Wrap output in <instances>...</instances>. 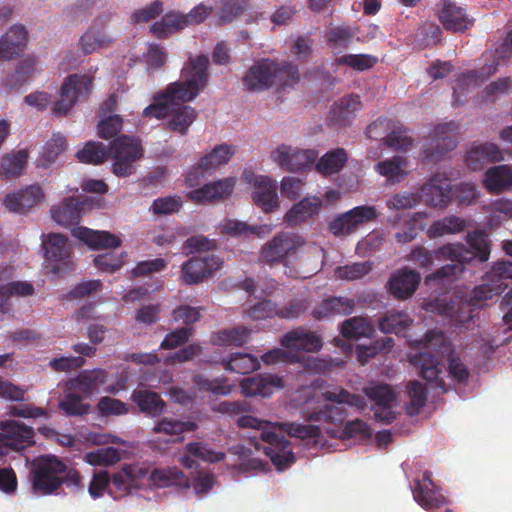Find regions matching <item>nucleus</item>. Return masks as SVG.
<instances>
[{
  "label": "nucleus",
  "mask_w": 512,
  "mask_h": 512,
  "mask_svg": "<svg viewBox=\"0 0 512 512\" xmlns=\"http://www.w3.org/2000/svg\"><path fill=\"white\" fill-rule=\"evenodd\" d=\"M221 364L226 371L238 374H249L259 367L257 358L248 353H231L227 359H223Z\"/></svg>",
  "instance_id": "37998d69"
},
{
  "label": "nucleus",
  "mask_w": 512,
  "mask_h": 512,
  "mask_svg": "<svg viewBox=\"0 0 512 512\" xmlns=\"http://www.w3.org/2000/svg\"><path fill=\"white\" fill-rule=\"evenodd\" d=\"M92 84L93 78L88 74L67 76L59 90L60 99L53 105V114L66 116L79 99L88 97Z\"/></svg>",
  "instance_id": "0eeeda50"
},
{
  "label": "nucleus",
  "mask_w": 512,
  "mask_h": 512,
  "mask_svg": "<svg viewBox=\"0 0 512 512\" xmlns=\"http://www.w3.org/2000/svg\"><path fill=\"white\" fill-rule=\"evenodd\" d=\"M411 346L423 348L424 351L413 355L410 363L420 368L421 376L428 382H436V386L444 388V381L439 379L441 369L439 357L452 352L451 345L442 331L429 330L419 340H413Z\"/></svg>",
  "instance_id": "7ed1b4c3"
},
{
  "label": "nucleus",
  "mask_w": 512,
  "mask_h": 512,
  "mask_svg": "<svg viewBox=\"0 0 512 512\" xmlns=\"http://www.w3.org/2000/svg\"><path fill=\"white\" fill-rule=\"evenodd\" d=\"M379 216L375 206H356L340 214L332 224H365L374 222Z\"/></svg>",
  "instance_id": "79ce46f5"
},
{
  "label": "nucleus",
  "mask_w": 512,
  "mask_h": 512,
  "mask_svg": "<svg viewBox=\"0 0 512 512\" xmlns=\"http://www.w3.org/2000/svg\"><path fill=\"white\" fill-rule=\"evenodd\" d=\"M273 60L261 59L249 67L242 81L249 91H264L273 86Z\"/></svg>",
  "instance_id": "4be33fe9"
},
{
  "label": "nucleus",
  "mask_w": 512,
  "mask_h": 512,
  "mask_svg": "<svg viewBox=\"0 0 512 512\" xmlns=\"http://www.w3.org/2000/svg\"><path fill=\"white\" fill-rule=\"evenodd\" d=\"M411 323L412 320L406 313L391 312L380 319L379 329L385 334H399L409 327Z\"/></svg>",
  "instance_id": "6e6d98bb"
},
{
  "label": "nucleus",
  "mask_w": 512,
  "mask_h": 512,
  "mask_svg": "<svg viewBox=\"0 0 512 512\" xmlns=\"http://www.w3.org/2000/svg\"><path fill=\"white\" fill-rule=\"evenodd\" d=\"M495 280L490 272L485 276L484 283L476 286L470 295V300L474 305H480L481 302L491 299L495 295L502 294L508 287V283H501Z\"/></svg>",
  "instance_id": "a19ab883"
},
{
  "label": "nucleus",
  "mask_w": 512,
  "mask_h": 512,
  "mask_svg": "<svg viewBox=\"0 0 512 512\" xmlns=\"http://www.w3.org/2000/svg\"><path fill=\"white\" fill-rule=\"evenodd\" d=\"M485 188L495 194H499L512 187V167L498 165L489 168L483 179Z\"/></svg>",
  "instance_id": "72a5a7b5"
},
{
  "label": "nucleus",
  "mask_w": 512,
  "mask_h": 512,
  "mask_svg": "<svg viewBox=\"0 0 512 512\" xmlns=\"http://www.w3.org/2000/svg\"><path fill=\"white\" fill-rule=\"evenodd\" d=\"M304 239L295 233L281 232L269 240L261 249L260 262L273 266L281 263L288 266L304 246Z\"/></svg>",
  "instance_id": "423d86ee"
},
{
  "label": "nucleus",
  "mask_w": 512,
  "mask_h": 512,
  "mask_svg": "<svg viewBox=\"0 0 512 512\" xmlns=\"http://www.w3.org/2000/svg\"><path fill=\"white\" fill-rule=\"evenodd\" d=\"M451 180L442 174H435L420 188L421 197L433 207H445L452 199Z\"/></svg>",
  "instance_id": "2eb2a0df"
},
{
  "label": "nucleus",
  "mask_w": 512,
  "mask_h": 512,
  "mask_svg": "<svg viewBox=\"0 0 512 512\" xmlns=\"http://www.w3.org/2000/svg\"><path fill=\"white\" fill-rule=\"evenodd\" d=\"M252 200L263 212L274 211L279 207L277 182L268 176H256L253 181Z\"/></svg>",
  "instance_id": "6ab92c4d"
},
{
  "label": "nucleus",
  "mask_w": 512,
  "mask_h": 512,
  "mask_svg": "<svg viewBox=\"0 0 512 512\" xmlns=\"http://www.w3.org/2000/svg\"><path fill=\"white\" fill-rule=\"evenodd\" d=\"M250 332L244 326L220 330L213 334L212 343L220 346H242L247 342Z\"/></svg>",
  "instance_id": "3c124183"
},
{
  "label": "nucleus",
  "mask_w": 512,
  "mask_h": 512,
  "mask_svg": "<svg viewBox=\"0 0 512 512\" xmlns=\"http://www.w3.org/2000/svg\"><path fill=\"white\" fill-rule=\"evenodd\" d=\"M355 301L346 297H330L322 301L321 305L312 311V316L316 320L329 317L331 315H349L353 312Z\"/></svg>",
  "instance_id": "c9c22d12"
},
{
  "label": "nucleus",
  "mask_w": 512,
  "mask_h": 512,
  "mask_svg": "<svg viewBox=\"0 0 512 512\" xmlns=\"http://www.w3.org/2000/svg\"><path fill=\"white\" fill-rule=\"evenodd\" d=\"M72 235L93 250L117 248L121 245V239L110 232L99 231L87 226H73Z\"/></svg>",
  "instance_id": "a878e982"
},
{
  "label": "nucleus",
  "mask_w": 512,
  "mask_h": 512,
  "mask_svg": "<svg viewBox=\"0 0 512 512\" xmlns=\"http://www.w3.org/2000/svg\"><path fill=\"white\" fill-rule=\"evenodd\" d=\"M85 207L86 203L79 198L67 197L50 208V215L55 224H79Z\"/></svg>",
  "instance_id": "c85d7f7f"
},
{
  "label": "nucleus",
  "mask_w": 512,
  "mask_h": 512,
  "mask_svg": "<svg viewBox=\"0 0 512 512\" xmlns=\"http://www.w3.org/2000/svg\"><path fill=\"white\" fill-rule=\"evenodd\" d=\"M0 427L10 450L21 451L34 444L32 427L15 420L1 422Z\"/></svg>",
  "instance_id": "393cba45"
},
{
  "label": "nucleus",
  "mask_w": 512,
  "mask_h": 512,
  "mask_svg": "<svg viewBox=\"0 0 512 512\" xmlns=\"http://www.w3.org/2000/svg\"><path fill=\"white\" fill-rule=\"evenodd\" d=\"M183 14L179 12L166 13L160 21L150 26V32L159 39H165L171 34L185 28Z\"/></svg>",
  "instance_id": "58836bf2"
},
{
  "label": "nucleus",
  "mask_w": 512,
  "mask_h": 512,
  "mask_svg": "<svg viewBox=\"0 0 512 512\" xmlns=\"http://www.w3.org/2000/svg\"><path fill=\"white\" fill-rule=\"evenodd\" d=\"M249 6V0H220L217 16L223 23H230L243 14Z\"/></svg>",
  "instance_id": "4d7b16f0"
},
{
  "label": "nucleus",
  "mask_w": 512,
  "mask_h": 512,
  "mask_svg": "<svg viewBox=\"0 0 512 512\" xmlns=\"http://www.w3.org/2000/svg\"><path fill=\"white\" fill-rule=\"evenodd\" d=\"M76 158L84 164L99 165L109 158V148L102 142L89 141L76 152Z\"/></svg>",
  "instance_id": "de8ad7c7"
},
{
  "label": "nucleus",
  "mask_w": 512,
  "mask_h": 512,
  "mask_svg": "<svg viewBox=\"0 0 512 512\" xmlns=\"http://www.w3.org/2000/svg\"><path fill=\"white\" fill-rule=\"evenodd\" d=\"M275 71L272 73L273 85L280 89L293 87L300 79L298 67L288 61L277 62L273 60Z\"/></svg>",
  "instance_id": "c03bdc74"
},
{
  "label": "nucleus",
  "mask_w": 512,
  "mask_h": 512,
  "mask_svg": "<svg viewBox=\"0 0 512 512\" xmlns=\"http://www.w3.org/2000/svg\"><path fill=\"white\" fill-rule=\"evenodd\" d=\"M280 344L287 349L314 353L322 348L323 342L317 333L298 327L283 334Z\"/></svg>",
  "instance_id": "412c9836"
},
{
  "label": "nucleus",
  "mask_w": 512,
  "mask_h": 512,
  "mask_svg": "<svg viewBox=\"0 0 512 512\" xmlns=\"http://www.w3.org/2000/svg\"><path fill=\"white\" fill-rule=\"evenodd\" d=\"M420 274L408 268H403L392 275L388 282L391 294L398 299L410 297L420 282Z\"/></svg>",
  "instance_id": "c756f323"
},
{
  "label": "nucleus",
  "mask_w": 512,
  "mask_h": 512,
  "mask_svg": "<svg viewBox=\"0 0 512 512\" xmlns=\"http://www.w3.org/2000/svg\"><path fill=\"white\" fill-rule=\"evenodd\" d=\"M469 248L462 244H447L439 249L441 255L446 256L452 263L437 269L427 280H437L460 275L464 271V264L474 259L486 262L490 256L488 236L483 231H474L468 234Z\"/></svg>",
  "instance_id": "f03ea898"
},
{
  "label": "nucleus",
  "mask_w": 512,
  "mask_h": 512,
  "mask_svg": "<svg viewBox=\"0 0 512 512\" xmlns=\"http://www.w3.org/2000/svg\"><path fill=\"white\" fill-rule=\"evenodd\" d=\"M366 395L371 399L375 406L392 405L396 396L391 386L388 384H378L366 389Z\"/></svg>",
  "instance_id": "69168bd1"
},
{
  "label": "nucleus",
  "mask_w": 512,
  "mask_h": 512,
  "mask_svg": "<svg viewBox=\"0 0 512 512\" xmlns=\"http://www.w3.org/2000/svg\"><path fill=\"white\" fill-rule=\"evenodd\" d=\"M193 383L199 391L209 392L216 396H227L233 388V385L223 376L209 379L206 375L197 374L193 377Z\"/></svg>",
  "instance_id": "49530a36"
},
{
  "label": "nucleus",
  "mask_w": 512,
  "mask_h": 512,
  "mask_svg": "<svg viewBox=\"0 0 512 512\" xmlns=\"http://www.w3.org/2000/svg\"><path fill=\"white\" fill-rule=\"evenodd\" d=\"M361 108L362 103L358 95L351 94L340 98L329 111V127L338 129L349 125Z\"/></svg>",
  "instance_id": "aec40b11"
},
{
  "label": "nucleus",
  "mask_w": 512,
  "mask_h": 512,
  "mask_svg": "<svg viewBox=\"0 0 512 512\" xmlns=\"http://www.w3.org/2000/svg\"><path fill=\"white\" fill-rule=\"evenodd\" d=\"M45 199L46 193L43 187L34 183L7 193L3 199V205L9 212L28 215L40 207Z\"/></svg>",
  "instance_id": "9b49d317"
},
{
  "label": "nucleus",
  "mask_w": 512,
  "mask_h": 512,
  "mask_svg": "<svg viewBox=\"0 0 512 512\" xmlns=\"http://www.w3.org/2000/svg\"><path fill=\"white\" fill-rule=\"evenodd\" d=\"M168 117L165 128L171 132L185 136L190 126L197 118V111L191 106L173 104Z\"/></svg>",
  "instance_id": "2f4dec72"
},
{
  "label": "nucleus",
  "mask_w": 512,
  "mask_h": 512,
  "mask_svg": "<svg viewBox=\"0 0 512 512\" xmlns=\"http://www.w3.org/2000/svg\"><path fill=\"white\" fill-rule=\"evenodd\" d=\"M354 33L347 27H335L328 31L327 42L335 54L348 48Z\"/></svg>",
  "instance_id": "052dcab7"
},
{
  "label": "nucleus",
  "mask_w": 512,
  "mask_h": 512,
  "mask_svg": "<svg viewBox=\"0 0 512 512\" xmlns=\"http://www.w3.org/2000/svg\"><path fill=\"white\" fill-rule=\"evenodd\" d=\"M59 407L68 416H83L89 410V405L83 403V397L76 393L66 394L60 401Z\"/></svg>",
  "instance_id": "0e129e2a"
},
{
  "label": "nucleus",
  "mask_w": 512,
  "mask_h": 512,
  "mask_svg": "<svg viewBox=\"0 0 512 512\" xmlns=\"http://www.w3.org/2000/svg\"><path fill=\"white\" fill-rule=\"evenodd\" d=\"M372 269V265L370 262H358L352 263L345 266H339L335 269V276L342 280H356L359 279L366 274H368Z\"/></svg>",
  "instance_id": "338daca9"
},
{
  "label": "nucleus",
  "mask_w": 512,
  "mask_h": 512,
  "mask_svg": "<svg viewBox=\"0 0 512 512\" xmlns=\"http://www.w3.org/2000/svg\"><path fill=\"white\" fill-rule=\"evenodd\" d=\"M373 333V325L366 318L360 316L345 320L341 326V334L347 339L369 338Z\"/></svg>",
  "instance_id": "09e8293b"
},
{
  "label": "nucleus",
  "mask_w": 512,
  "mask_h": 512,
  "mask_svg": "<svg viewBox=\"0 0 512 512\" xmlns=\"http://www.w3.org/2000/svg\"><path fill=\"white\" fill-rule=\"evenodd\" d=\"M459 126L451 121L437 125L433 135L423 146L422 155L428 162H437L457 146Z\"/></svg>",
  "instance_id": "1a4fd4ad"
},
{
  "label": "nucleus",
  "mask_w": 512,
  "mask_h": 512,
  "mask_svg": "<svg viewBox=\"0 0 512 512\" xmlns=\"http://www.w3.org/2000/svg\"><path fill=\"white\" fill-rule=\"evenodd\" d=\"M106 380V371L99 369L80 373L74 382L86 395H89L100 385L105 384Z\"/></svg>",
  "instance_id": "13d9d810"
},
{
  "label": "nucleus",
  "mask_w": 512,
  "mask_h": 512,
  "mask_svg": "<svg viewBox=\"0 0 512 512\" xmlns=\"http://www.w3.org/2000/svg\"><path fill=\"white\" fill-rule=\"evenodd\" d=\"M337 65H346L356 71H365L377 63V58L368 54H346L336 58Z\"/></svg>",
  "instance_id": "680f3d73"
},
{
  "label": "nucleus",
  "mask_w": 512,
  "mask_h": 512,
  "mask_svg": "<svg viewBox=\"0 0 512 512\" xmlns=\"http://www.w3.org/2000/svg\"><path fill=\"white\" fill-rule=\"evenodd\" d=\"M65 472V463L54 455H42L32 463L31 487L35 494L51 495L61 486L60 474Z\"/></svg>",
  "instance_id": "20e7f679"
},
{
  "label": "nucleus",
  "mask_w": 512,
  "mask_h": 512,
  "mask_svg": "<svg viewBox=\"0 0 512 512\" xmlns=\"http://www.w3.org/2000/svg\"><path fill=\"white\" fill-rule=\"evenodd\" d=\"M208 66L209 58L206 55L190 58L181 70V79L157 92L153 102L143 110V116L164 119L176 102L185 103L196 98L208 84Z\"/></svg>",
  "instance_id": "f257e3e1"
},
{
  "label": "nucleus",
  "mask_w": 512,
  "mask_h": 512,
  "mask_svg": "<svg viewBox=\"0 0 512 512\" xmlns=\"http://www.w3.org/2000/svg\"><path fill=\"white\" fill-rule=\"evenodd\" d=\"M109 157L113 160L112 173L128 177L135 173L136 162L143 158L141 141L127 135L118 136L109 145Z\"/></svg>",
  "instance_id": "39448f33"
},
{
  "label": "nucleus",
  "mask_w": 512,
  "mask_h": 512,
  "mask_svg": "<svg viewBox=\"0 0 512 512\" xmlns=\"http://www.w3.org/2000/svg\"><path fill=\"white\" fill-rule=\"evenodd\" d=\"M271 158L280 168L288 172H298L310 168L317 160L318 152L281 144L271 153Z\"/></svg>",
  "instance_id": "f8f14e48"
},
{
  "label": "nucleus",
  "mask_w": 512,
  "mask_h": 512,
  "mask_svg": "<svg viewBox=\"0 0 512 512\" xmlns=\"http://www.w3.org/2000/svg\"><path fill=\"white\" fill-rule=\"evenodd\" d=\"M149 480L158 487H169L173 485L183 486L184 488L190 487L189 479L181 470L176 468L154 469L149 475Z\"/></svg>",
  "instance_id": "a18cd8bd"
},
{
  "label": "nucleus",
  "mask_w": 512,
  "mask_h": 512,
  "mask_svg": "<svg viewBox=\"0 0 512 512\" xmlns=\"http://www.w3.org/2000/svg\"><path fill=\"white\" fill-rule=\"evenodd\" d=\"M148 470L139 465H124L110 477L109 494L117 499L128 495L132 489H138L146 478Z\"/></svg>",
  "instance_id": "ddd939ff"
},
{
  "label": "nucleus",
  "mask_w": 512,
  "mask_h": 512,
  "mask_svg": "<svg viewBox=\"0 0 512 512\" xmlns=\"http://www.w3.org/2000/svg\"><path fill=\"white\" fill-rule=\"evenodd\" d=\"M260 439L261 442L255 441V449L263 450L278 470H284L295 462L296 458L290 448V442L283 435L272 431H262Z\"/></svg>",
  "instance_id": "6e6552de"
},
{
  "label": "nucleus",
  "mask_w": 512,
  "mask_h": 512,
  "mask_svg": "<svg viewBox=\"0 0 512 512\" xmlns=\"http://www.w3.org/2000/svg\"><path fill=\"white\" fill-rule=\"evenodd\" d=\"M348 156L343 148H335L326 152L315 164V169L322 175L336 174L342 170Z\"/></svg>",
  "instance_id": "ea45409f"
},
{
  "label": "nucleus",
  "mask_w": 512,
  "mask_h": 512,
  "mask_svg": "<svg viewBox=\"0 0 512 512\" xmlns=\"http://www.w3.org/2000/svg\"><path fill=\"white\" fill-rule=\"evenodd\" d=\"M345 410L341 405L327 404L324 405L320 410L311 413V421H325L328 423L342 422L345 417Z\"/></svg>",
  "instance_id": "774afa93"
},
{
  "label": "nucleus",
  "mask_w": 512,
  "mask_h": 512,
  "mask_svg": "<svg viewBox=\"0 0 512 512\" xmlns=\"http://www.w3.org/2000/svg\"><path fill=\"white\" fill-rule=\"evenodd\" d=\"M45 256L49 261L55 262L54 272L71 268L70 248L67 238L62 234L51 233L43 243Z\"/></svg>",
  "instance_id": "b1692460"
},
{
  "label": "nucleus",
  "mask_w": 512,
  "mask_h": 512,
  "mask_svg": "<svg viewBox=\"0 0 512 512\" xmlns=\"http://www.w3.org/2000/svg\"><path fill=\"white\" fill-rule=\"evenodd\" d=\"M407 168V158L400 155H394L393 157L382 160L375 165V170L392 184L400 183L408 176L409 172Z\"/></svg>",
  "instance_id": "f704fd0d"
},
{
  "label": "nucleus",
  "mask_w": 512,
  "mask_h": 512,
  "mask_svg": "<svg viewBox=\"0 0 512 512\" xmlns=\"http://www.w3.org/2000/svg\"><path fill=\"white\" fill-rule=\"evenodd\" d=\"M283 428L291 437L300 438L315 445L321 443L322 434L321 429L317 425L312 424H298V423H284Z\"/></svg>",
  "instance_id": "5fc2aeb1"
},
{
  "label": "nucleus",
  "mask_w": 512,
  "mask_h": 512,
  "mask_svg": "<svg viewBox=\"0 0 512 512\" xmlns=\"http://www.w3.org/2000/svg\"><path fill=\"white\" fill-rule=\"evenodd\" d=\"M322 200L317 196L305 197L294 204L285 215L286 224H300L307 221H313L314 217L320 213Z\"/></svg>",
  "instance_id": "7c9ffc66"
},
{
  "label": "nucleus",
  "mask_w": 512,
  "mask_h": 512,
  "mask_svg": "<svg viewBox=\"0 0 512 512\" xmlns=\"http://www.w3.org/2000/svg\"><path fill=\"white\" fill-rule=\"evenodd\" d=\"M35 69V58L27 57L23 59L17 66L16 71L6 77V85L12 89H18L31 79Z\"/></svg>",
  "instance_id": "864d4df0"
},
{
  "label": "nucleus",
  "mask_w": 512,
  "mask_h": 512,
  "mask_svg": "<svg viewBox=\"0 0 512 512\" xmlns=\"http://www.w3.org/2000/svg\"><path fill=\"white\" fill-rule=\"evenodd\" d=\"M431 472H424L422 479L414 481V500L425 510L435 512L447 504L446 497L435 487Z\"/></svg>",
  "instance_id": "4468645a"
},
{
  "label": "nucleus",
  "mask_w": 512,
  "mask_h": 512,
  "mask_svg": "<svg viewBox=\"0 0 512 512\" xmlns=\"http://www.w3.org/2000/svg\"><path fill=\"white\" fill-rule=\"evenodd\" d=\"M504 160L503 152L495 143L485 142L474 145L467 152L465 163L470 170H481L488 163Z\"/></svg>",
  "instance_id": "bb28decb"
},
{
  "label": "nucleus",
  "mask_w": 512,
  "mask_h": 512,
  "mask_svg": "<svg viewBox=\"0 0 512 512\" xmlns=\"http://www.w3.org/2000/svg\"><path fill=\"white\" fill-rule=\"evenodd\" d=\"M189 455L205 462L217 463L225 459V453L217 452L202 442H190L185 447Z\"/></svg>",
  "instance_id": "e2e57ef3"
},
{
  "label": "nucleus",
  "mask_w": 512,
  "mask_h": 512,
  "mask_svg": "<svg viewBox=\"0 0 512 512\" xmlns=\"http://www.w3.org/2000/svg\"><path fill=\"white\" fill-rule=\"evenodd\" d=\"M240 388L246 397H269L275 389L283 388V380L275 374H256L242 379Z\"/></svg>",
  "instance_id": "5701e85b"
},
{
  "label": "nucleus",
  "mask_w": 512,
  "mask_h": 512,
  "mask_svg": "<svg viewBox=\"0 0 512 512\" xmlns=\"http://www.w3.org/2000/svg\"><path fill=\"white\" fill-rule=\"evenodd\" d=\"M28 32L22 25L11 27L0 38V60H11L18 56L26 47Z\"/></svg>",
  "instance_id": "cd10ccee"
},
{
  "label": "nucleus",
  "mask_w": 512,
  "mask_h": 512,
  "mask_svg": "<svg viewBox=\"0 0 512 512\" xmlns=\"http://www.w3.org/2000/svg\"><path fill=\"white\" fill-rule=\"evenodd\" d=\"M235 152L236 149L233 145L226 143L216 145L189 170L186 175L187 184L191 187L196 186L200 179L204 178L207 174H211L222 165L227 164Z\"/></svg>",
  "instance_id": "9d476101"
},
{
  "label": "nucleus",
  "mask_w": 512,
  "mask_h": 512,
  "mask_svg": "<svg viewBox=\"0 0 512 512\" xmlns=\"http://www.w3.org/2000/svg\"><path fill=\"white\" fill-rule=\"evenodd\" d=\"M197 429V424L192 421H181L178 419L163 417L153 427L152 431L155 434H165L175 436L176 438L167 440L166 443H177L183 441L180 435L184 432H191Z\"/></svg>",
  "instance_id": "e433bc0d"
},
{
  "label": "nucleus",
  "mask_w": 512,
  "mask_h": 512,
  "mask_svg": "<svg viewBox=\"0 0 512 512\" xmlns=\"http://www.w3.org/2000/svg\"><path fill=\"white\" fill-rule=\"evenodd\" d=\"M221 265V259L215 255L193 257L182 265L183 280L187 284H198L218 270Z\"/></svg>",
  "instance_id": "f3484780"
},
{
  "label": "nucleus",
  "mask_w": 512,
  "mask_h": 512,
  "mask_svg": "<svg viewBox=\"0 0 512 512\" xmlns=\"http://www.w3.org/2000/svg\"><path fill=\"white\" fill-rule=\"evenodd\" d=\"M131 400L136 403L141 412L152 417L160 415L165 407V402L159 394L147 389H135Z\"/></svg>",
  "instance_id": "4c0bfd02"
},
{
  "label": "nucleus",
  "mask_w": 512,
  "mask_h": 512,
  "mask_svg": "<svg viewBox=\"0 0 512 512\" xmlns=\"http://www.w3.org/2000/svg\"><path fill=\"white\" fill-rule=\"evenodd\" d=\"M437 6L438 19L447 31L464 32L474 23L465 8L450 0H442Z\"/></svg>",
  "instance_id": "dca6fc26"
},
{
  "label": "nucleus",
  "mask_w": 512,
  "mask_h": 512,
  "mask_svg": "<svg viewBox=\"0 0 512 512\" xmlns=\"http://www.w3.org/2000/svg\"><path fill=\"white\" fill-rule=\"evenodd\" d=\"M408 401L406 403V411L408 415H418L427 401V392L419 381L414 380L408 382L406 386Z\"/></svg>",
  "instance_id": "603ef678"
},
{
  "label": "nucleus",
  "mask_w": 512,
  "mask_h": 512,
  "mask_svg": "<svg viewBox=\"0 0 512 512\" xmlns=\"http://www.w3.org/2000/svg\"><path fill=\"white\" fill-rule=\"evenodd\" d=\"M28 160V153L26 150H19L7 154L1 161L0 175L5 178L19 177L23 174Z\"/></svg>",
  "instance_id": "8fccbe9b"
},
{
  "label": "nucleus",
  "mask_w": 512,
  "mask_h": 512,
  "mask_svg": "<svg viewBox=\"0 0 512 512\" xmlns=\"http://www.w3.org/2000/svg\"><path fill=\"white\" fill-rule=\"evenodd\" d=\"M84 460L93 466L114 465L120 460V453L117 448L110 446L86 453Z\"/></svg>",
  "instance_id": "bf43d9fd"
},
{
  "label": "nucleus",
  "mask_w": 512,
  "mask_h": 512,
  "mask_svg": "<svg viewBox=\"0 0 512 512\" xmlns=\"http://www.w3.org/2000/svg\"><path fill=\"white\" fill-rule=\"evenodd\" d=\"M236 182L235 177H227L207 183L189 192V198L197 203L224 201L233 194Z\"/></svg>",
  "instance_id": "a211bd4d"
},
{
  "label": "nucleus",
  "mask_w": 512,
  "mask_h": 512,
  "mask_svg": "<svg viewBox=\"0 0 512 512\" xmlns=\"http://www.w3.org/2000/svg\"><path fill=\"white\" fill-rule=\"evenodd\" d=\"M499 61L494 58L491 63H486L479 70H471L460 74L455 80L453 86V95L458 97L461 95L470 85H477L478 82L487 80L490 76L498 71Z\"/></svg>",
  "instance_id": "473e14b6"
}]
</instances>
